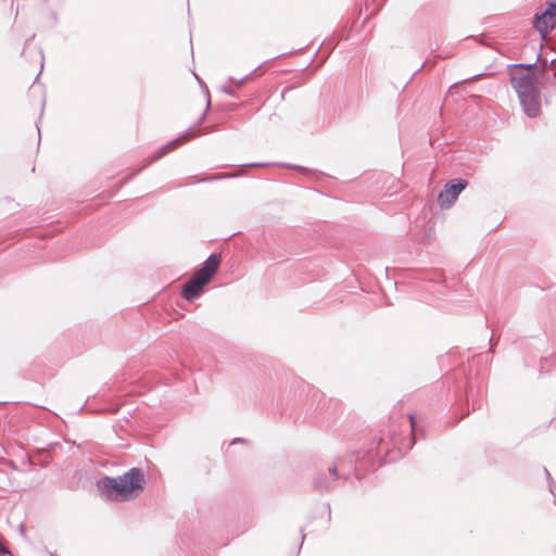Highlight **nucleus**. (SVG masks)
<instances>
[{
  "mask_svg": "<svg viewBox=\"0 0 556 556\" xmlns=\"http://www.w3.org/2000/svg\"><path fill=\"white\" fill-rule=\"evenodd\" d=\"M187 139V136H182L180 138L174 139L170 142H168L166 146H164L162 149H160L152 157V160L149 162L152 163L162 156H164L167 152L173 151L178 146H180L185 140Z\"/></svg>",
  "mask_w": 556,
  "mask_h": 556,
  "instance_id": "obj_7",
  "label": "nucleus"
},
{
  "mask_svg": "<svg viewBox=\"0 0 556 556\" xmlns=\"http://www.w3.org/2000/svg\"><path fill=\"white\" fill-rule=\"evenodd\" d=\"M52 556H55V555H52Z\"/></svg>",
  "mask_w": 556,
  "mask_h": 556,
  "instance_id": "obj_14",
  "label": "nucleus"
},
{
  "mask_svg": "<svg viewBox=\"0 0 556 556\" xmlns=\"http://www.w3.org/2000/svg\"><path fill=\"white\" fill-rule=\"evenodd\" d=\"M4 551H5L4 546L0 543V553L4 552Z\"/></svg>",
  "mask_w": 556,
  "mask_h": 556,
  "instance_id": "obj_11",
  "label": "nucleus"
},
{
  "mask_svg": "<svg viewBox=\"0 0 556 556\" xmlns=\"http://www.w3.org/2000/svg\"><path fill=\"white\" fill-rule=\"evenodd\" d=\"M223 90L227 93H231L230 90H228V88L223 87Z\"/></svg>",
  "mask_w": 556,
  "mask_h": 556,
  "instance_id": "obj_12",
  "label": "nucleus"
},
{
  "mask_svg": "<svg viewBox=\"0 0 556 556\" xmlns=\"http://www.w3.org/2000/svg\"><path fill=\"white\" fill-rule=\"evenodd\" d=\"M466 186L467 181L463 179H453L448 181L438 195L439 204L442 207L451 206Z\"/></svg>",
  "mask_w": 556,
  "mask_h": 556,
  "instance_id": "obj_4",
  "label": "nucleus"
},
{
  "mask_svg": "<svg viewBox=\"0 0 556 556\" xmlns=\"http://www.w3.org/2000/svg\"><path fill=\"white\" fill-rule=\"evenodd\" d=\"M556 23V18L553 16V13L547 9L541 14L538 15L534 22L535 28L545 36L551 29L554 28Z\"/></svg>",
  "mask_w": 556,
  "mask_h": 556,
  "instance_id": "obj_5",
  "label": "nucleus"
},
{
  "mask_svg": "<svg viewBox=\"0 0 556 556\" xmlns=\"http://www.w3.org/2000/svg\"><path fill=\"white\" fill-rule=\"evenodd\" d=\"M409 421H410V426H412V432H414V429H415V417L413 415H409Z\"/></svg>",
  "mask_w": 556,
  "mask_h": 556,
  "instance_id": "obj_9",
  "label": "nucleus"
},
{
  "mask_svg": "<svg viewBox=\"0 0 556 556\" xmlns=\"http://www.w3.org/2000/svg\"><path fill=\"white\" fill-rule=\"evenodd\" d=\"M52 556H55V555H52Z\"/></svg>",
  "mask_w": 556,
  "mask_h": 556,
  "instance_id": "obj_15",
  "label": "nucleus"
},
{
  "mask_svg": "<svg viewBox=\"0 0 556 556\" xmlns=\"http://www.w3.org/2000/svg\"><path fill=\"white\" fill-rule=\"evenodd\" d=\"M144 476L138 468H131L129 471L117 478H104L99 482V488L109 497L128 500L134 493L141 491L144 486Z\"/></svg>",
  "mask_w": 556,
  "mask_h": 556,
  "instance_id": "obj_2",
  "label": "nucleus"
},
{
  "mask_svg": "<svg viewBox=\"0 0 556 556\" xmlns=\"http://www.w3.org/2000/svg\"><path fill=\"white\" fill-rule=\"evenodd\" d=\"M52 556H55V555H52Z\"/></svg>",
  "mask_w": 556,
  "mask_h": 556,
  "instance_id": "obj_13",
  "label": "nucleus"
},
{
  "mask_svg": "<svg viewBox=\"0 0 556 556\" xmlns=\"http://www.w3.org/2000/svg\"><path fill=\"white\" fill-rule=\"evenodd\" d=\"M52 556H55V555H52Z\"/></svg>",
  "mask_w": 556,
  "mask_h": 556,
  "instance_id": "obj_16",
  "label": "nucleus"
},
{
  "mask_svg": "<svg viewBox=\"0 0 556 556\" xmlns=\"http://www.w3.org/2000/svg\"><path fill=\"white\" fill-rule=\"evenodd\" d=\"M219 267V257L211 254L203 266L185 283L182 295L187 301L197 299Z\"/></svg>",
  "mask_w": 556,
  "mask_h": 556,
  "instance_id": "obj_3",
  "label": "nucleus"
},
{
  "mask_svg": "<svg viewBox=\"0 0 556 556\" xmlns=\"http://www.w3.org/2000/svg\"><path fill=\"white\" fill-rule=\"evenodd\" d=\"M248 79V77H244L242 78L239 83H238V86H240L243 81H245Z\"/></svg>",
  "mask_w": 556,
  "mask_h": 556,
  "instance_id": "obj_10",
  "label": "nucleus"
},
{
  "mask_svg": "<svg viewBox=\"0 0 556 556\" xmlns=\"http://www.w3.org/2000/svg\"><path fill=\"white\" fill-rule=\"evenodd\" d=\"M328 476H329L328 480H326L321 477H317L314 480V488L318 491H328V490L332 489V486L334 485V481L337 479V466L336 465L328 468Z\"/></svg>",
  "mask_w": 556,
  "mask_h": 556,
  "instance_id": "obj_6",
  "label": "nucleus"
},
{
  "mask_svg": "<svg viewBox=\"0 0 556 556\" xmlns=\"http://www.w3.org/2000/svg\"><path fill=\"white\" fill-rule=\"evenodd\" d=\"M547 10L553 13V16L556 18V2H549Z\"/></svg>",
  "mask_w": 556,
  "mask_h": 556,
  "instance_id": "obj_8",
  "label": "nucleus"
},
{
  "mask_svg": "<svg viewBox=\"0 0 556 556\" xmlns=\"http://www.w3.org/2000/svg\"><path fill=\"white\" fill-rule=\"evenodd\" d=\"M533 66L534 64H515V68H526L527 72L517 71L511 74V84L518 94L520 104L525 113L531 118L536 117L541 109L540 93L535 85L536 79L529 72Z\"/></svg>",
  "mask_w": 556,
  "mask_h": 556,
  "instance_id": "obj_1",
  "label": "nucleus"
}]
</instances>
